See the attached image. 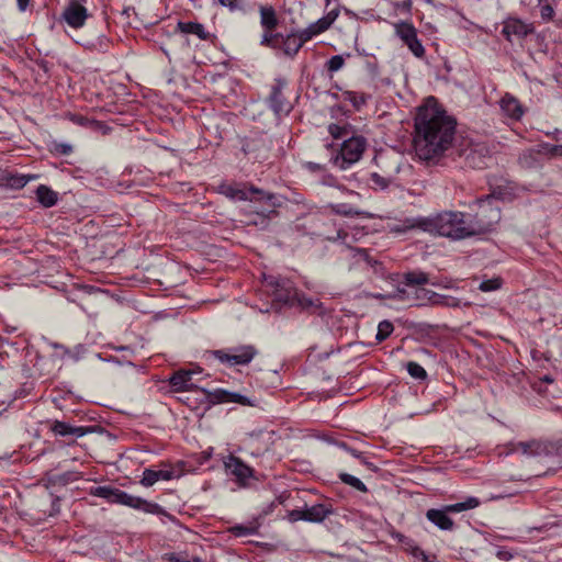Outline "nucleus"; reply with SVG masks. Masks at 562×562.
Masks as SVG:
<instances>
[{"instance_id": "f257e3e1", "label": "nucleus", "mask_w": 562, "mask_h": 562, "mask_svg": "<svg viewBox=\"0 0 562 562\" xmlns=\"http://www.w3.org/2000/svg\"><path fill=\"white\" fill-rule=\"evenodd\" d=\"M415 149L419 158L430 160L442 155L452 144L456 121L434 103L418 109L415 119Z\"/></svg>"}, {"instance_id": "f03ea898", "label": "nucleus", "mask_w": 562, "mask_h": 562, "mask_svg": "<svg viewBox=\"0 0 562 562\" xmlns=\"http://www.w3.org/2000/svg\"><path fill=\"white\" fill-rule=\"evenodd\" d=\"M468 218L462 212L446 211L424 222V229L452 239L470 237Z\"/></svg>"}, {"instance_id": "7ed1b4c3", "label": "nucleus", "mask_w": 562, "mask_h": 562, "mask_svg": "<svg viewBox=\"0 0 562 562\" xmlns=\"http://www.w3.org/2000/svg\"><path fill=\"white\" fill-rule=\"evenodd\" d=\"M90 494L97 497L106 499L112 504H121L144 513L161 515L165 513L164 508L156 504L148 502L142 497L131 495L122 490L112 486H95L90 490Z\"/></svg>"}, {"instance_id": "20e7f679", "label": "nucleus", "mask_w": 562, "mask_h": 562, "mask_svg": "<svg viewBox=\"0 0 562 562\" xmlns=\"http://www.w3.org/2000/svg\"><path fill=\"white\" fill-rule=\"evenodd\" d=\"M475 213L468 218L471 236L485 234L501 220V210L491 195L475 201Z\"/></svg>"}, {"instance_id": "39448f33", "label": "nucleus", "mask_w": 562, "mask_h": 562, "mask_svg": "<svg viewBox=\"0 0 562 562\" xmlns=\"http://www.w3.org/2000/svg\"><path fill=\"white\" fill-rule=\"evenodd\" d=\"M379 167L378 172L370 176L374 189L385 190L396 184V178L401 170L402 158L396 154H379L375 157Z\"/></svg>"}, {"instance_id": "423d86ee", "label": "nucleus", "mask_w": 562, "mask_h": 562, "mask_svg": "<svg viewBox=\"0 0 562 562\" xmlns=\"http://www.w3.org/2000/svg\"><path fill=\"white\" fill-rule=\"evenodd\" d=\"M366 146L367 143L362 136L349 137L344 140L340 147V153L333 157L331 160L334 165L338 166L340 169H347L361 158Z\"/></svg>"}, {"instance_id": "0eeeda50", "label": "nucleus", "mask_w": 562, "mask_h": 562, "mask_svg": "<svg viewBox=\"0 0 562 562\" xmlns=\"http://www.w3.org/2000/svg\"><path fill=\"white\" fill-rule=\"evenodd\" d=\"M257 351L252 346H239L226 350H213L211 356L222 363L229 366H244L249 363Z\"/></svg>"}, {"instance_id": "6e6552de", "label": "nucleus", "mask_w": 562, "mask_h": 562, "mask_svg": "<svg viewBox=\"0 0 562 562\" xmlns=\"http://www.w3.org/2000/svg\"><path fill=\"white\" fill-rule=\"evenodd\" d=\"M460 157L464 164L473 169H482L491 160L487 147L482 143H469L460 149Z\"/></svg>"}, {"instance_id": "1a4fd4ad", "label": "nucleus", "mask_w": 562, "mask_h": 562, "mask_svg": "<svg viewBox=\"0 0 562 562\" xmlns=\"http://www.w3.org/2000/svg\"><path fill=\"white\" fill-rule=\"evenodd\" d=\"M267 285L272 289L276 301L294 306L297 290L289 279L270 276L266 278Z\"/></svg>"}, {"instance_id": "9d476101", "label": "nucleus", "mask_w": 562, "mask_h": 562, "mask_svg": "<svg viewBox=\"0 0 562 562\" xmlns=\"http://www.w3.org/2000/svg\"><path fill=\"white\" fill-rule=\"evenodd\" d=\"M396 35L409 48L416 57H423L425 54L424 46L417 38V31L413 24L407 22H398L394 24Z\"/></svg>"}, {"instance_id": "9b49d317", "label": "nucleus", "mask_w": 562, "mask_h": 562, "mask_svg": "<svg viewBox=\"0 0 562 562\" xmlns=\"http://www.w3.org/2000/svg\"><path fill=\"white\" fill-rule=\"evenodd\" d=\"M89 18V13L87 8L82 4L81 1H71L69 2L61 14L63 21L67 23L72 29H80L85 25L87 19Z\"/></svg>"}, {"instance_id": "f8f14e48", "label": "nucleus", "mask_w": 562, "mask_h": 562, "mask_svg": "<svg viewBox=\"0 0 562 562\" xmlns=\"http://www.w3.org/2000/svg\"><path fill=\"white\" fill-rule=\"evenodd\" d=\"M224 465L227 473L235 476L236 481L241 485H245L248 479L255 477L254 469L233 454L225 458Z\"/></svg>"}, {"instance_id": "ddd939ff", "label": "nucleus", "mask_w": 562, "mask_h": 562, "mask_svg": "<svg viewBox=\"0 0 562 562\" xmlns=\"http://www.w3.org/2000/svg\"><path fill=\"white\" fill-rule=\"evenodd\" d=\"M273 445V432L260 430L249 435V439L245 443L246 449L250 450V454L259 457L270 450Z\"/></svg>"}, {"instance_id": "4468645a", "label": "nucleus", "mask_w": 562, "mask_h": 562, "mask_svg": "<svg viewBox=\"0 0 562 562\" xmlns=\"http://www.w3.org/2000/svg\"><path fill=\"white\" fill-rule=\"evenodd\" d=\"M532 31L533 27L531 24H527L518 19H507L504 22L502 34L506 37L507 41L514 43L521 41Z\"/></svg>"}, {"instance_id": "2eb2a0df", "label": "nucleus", "mask_w": 562, "mask_h": 562, "mask_svg": "<svg viewBox=\"0 0 562 562\" xmlns=\"http://www.w3.org/2000/svg\"><path fill=\"white\" fill-rule=\"evenodd\" d=\"M415 292L416 301L418 302V304H424L425 302H428L432 305H442L447 307L461 306V301L453 296L438 294L426 289H417Z\"/></svg>"}, {"instance_id": "dca6fc26", "label": "nucleus", "mask_w": 562, "mask_h": 562, "mask_svg": "<svg viewBox=\"0 0 562 562\" xmlns=\"http://www.w3.org/2000/svg\"><path fill=\"white\" fill-rule=\"evenodd\" d=\"M284 86L285 81L278 79L276 85L272 87L269 98L271 109L279 116L289 114L292 109L290 102L285 101L283 98L282 89Z\"/></svg>"}, {"instance_id": "f3484780", "label": "nucleus", "mask_w": 562, "mask_h": 562, "mask_svg": "<svg viewBox=\"0 0 562 562\" xmlns=\"http://www.w3.org/2000/svg\"><path fill=\"white\" fill-rule=\"evenodd\" d=\"M224 193L232 199H236V200H240V201L241 200L271 201L272 199H274L273 194L266 193V192H263L259 189H255V188H250V189L246 190V189H238V188L228 186L224 189Z\"/></svg>"}, {"instance_id": "a211bd4d", "label": "nucleus", "mask_w": 562, "mask_h": 562, "mask_svg": "<svg viewBox=\"0 0 562 562\" xmlns=\"http://www.w3.org/2000/svg\"><path fill=\"white\" fill-rule=\"evenodd\" d=\"M198 372L195 370H178L169 378V383L173 391H189L193 387L192 376Z\"/></svg>"}, {"instance_id": "6ab92c4d", "label": "nucleus", "mask_w": 562, "mask_h": 562, "mask_svg": "<svg viewBox=\"0 0 562 562\" xmlns=\"http://www.w3.org/2000/svg\"><path fill=\"white\" fill-rule=\"evenodd\" d=\"M176 477V471L173 469L154 470L145 469L140 480L143 486H153L159 480L170 481Z\"/></svg>"}, {"instance_id": "aec40b11", "label": "nucleus", "mask_w": 562, "mask_h": 562, "mask_svg": "<svg viewBox=\"0 0 562 562\" xmlns=\"http://www.w3.org/2000/svg\"><path fill=\"white\" fill-rule=\"evenodd\" d=\"M311 38V34L306 31L301 34H290L283 41V50L289 56H294L303 44Z\"/></svg>"}, {"instance_id": "412c9836", "label": "nucleus", "mask_w": 562, "mask_h": 562, "mask_svg": "<svg viewBox=\"0 0 562 562\" xmlns=\"http://www.w3.org/2000/svg\"><path fill=\"white\" fill-rule=\"evenodd\" d=\"M426 517L429 521L436 525L441 530H451L453 528V521L448 516L447 512L441 509H428L426 513Z\"/></svg>"}, {"instance_id": "4be33fe9", "label": "nucleus", "mask_w": 562, "mask_h": 562, "mask_svg": "<svg viewBox=\"0 0 562 562\" xmlns=\"http://www.w3.org/2000/svg\"><path fill=\"white\" fill-rule=\"evenodd\" d=\"M501 109L510 119L519 120L522 114V108L519 101L513 95L506 94L501 100Z\"/></svg>"}, {"instance_id": "5701e85b", "label": "nucleus", "mask_w": 562, "mask_h": 562, "mask_svg": "<svg viewBox=\"0 0 562 562\" xmlns=\"http://www.w3.org/2000/svg\"><path fill=\"white\" fill-rule=\"evenodd\" d=\"M542 451V447L540 442L536 440L530 441H520L517 443H512L509 452L512 453H520L525 457H533L540 454Z\"/></svg>"}, {"instance_id": "b1692460", "label": "nucleus", "mask_w": 562, "mask_h": 562, "mask_svg": "<svg viewBox=\"0 0 562 562\" xmlns=\"http://www.w3.org/2000/svg\"><path fill=\"white\" fill-rule=\"evenodd\" d=\"M52 431L59 436H75L77 438L85 436L88 429L85 427L71 426L65 422L56 420L52 426Z\"/></svg>"}, {"instance_id": "393cba45", "label": "nucleus", "mask_w": 562, "mask_h": 562, "mask_svg": "<svg viewBox=\"0 0 562 562\" xmlns=\"http://www.w3.org/2000/svg\"><path fill=\"white\" fill-rule=\"evenodd\" d=\"M177 29L184 34H194L200 40H209L210 37L204 26L198 22H179Z\"/></svg>"}, {"instance_id": "a878e982", "label": "nucleus", "mask_w": 562, "mask_h": 562, "mask_svg": "<svg viewBox=\"0 0 562 562\" xmlns=\"http://www.w3.org/2000/svg\"><path fill=\"white\" fill-rule=\"evenodd\" d=\"M330 510L323 504H316L311 507L304 508L305 521L321 522L323 521Z\"/></svg>"}, {"instance_id": "bb28decb", "label": "nucleus", "mask_w": 562, "mask_h": 562, "mask_svg": "<svg viewBox=\"0 0 562 562\" xmlns=\"http://www.w3.org/2000/svg\"><path fill=\"white\" fill-rule=\"evenodd\" d=\"M294 306H299L303 311L314 313L322 308V303L318 299L308 297L305 294L297 292L294 299Z\"/></svg>"}, {"instance_id": "cd10ccee", "label": "nucleus", "mask_w": 562, "mask_h": 562, "mask_svg": "<svg viewBox=\"0 0 562 562\" xmlns=\"http://www.w3.org/2000/svg\"><path fill=\"white\" fill-rule=\"evenodd\" d=\"M36 198L37 201L44 206V207H52L57 203V193L53 191L47 186L41 184L36 189Z\"/></svg>"}, {"instance_id": "c85d7f7f", "label": "nucleus", "mask_w": 562, "mask_h": 562, "mask_svg": "<svg viewBox=\"0 0 562 562\" xmlns=\"http://www.w3.org/2000/svg\"><path fill=\"white\" fill-rule=\"evenodd\" d=\"M479 505L480 501L476 497L470 496L464 502L447 505L442 508L447 512V514H449L473 509L476 508Z\"/></svg>"}, {"instance_id": "c756f323", "label": "nucleus", "mask_w": 562, "mask_h": 562, "mask_svg": "<svg viewBox=\"0 0 562 562\" xmlns=\"http://www.w3.org/2000/svg\"><path fill=\"white\" fill-rule=\"evenodd\" d=\"M428 282V277L425 272L422 271H413L404 274V284L409 288H414V291L417 290L416 285H422ZM416 296V292H414Z\"/></svg>"}, {"instance_id": "7c9ffc66", "label": "nucleus", "mask_w": 562, "mask_h": 562, "mask_svg": "<svg viewBox=\"0 0 562 562\" xmlns=\"http://www.w3.org/2000/svg\"><path fill=\"white\" fill-rule=\"evenodd\" d=\"M336 16H337L336 14L333 15L331 13H329L327 16L319 19L315 24L311 25L306 30V32L308 34H311V37H312L313 35H316V34H319V33L326 31L331 25V23L335 21Z\"/></svg>"}, {"instance_id": "2f4dec72", "label": "nucleus", "mask_w": 562, "mask_h": 562, "mask_svg": "<svg viewBox=\"0 0 562 562\" xmlns=\"http://www.w3.org/2000/svg\"><path fill=\"white\" fill-rule=\"evenodd\" d=\"M261 24L267 31L273 30L277 24V16L274 10L271 7H261L260 9Z\"/></svg>"}, {"instance_id": "473e14b6", "label": "nucleus", "mask_w": 562, "mask_h": 562, "mask_svg": "<svg viewBox=\"0 0 562 562\" xmlns=\"http://www.w3.org/2000/svg\"><path fill=\"white\" fill-rule=\"evenodd\" d=\"M231 531L236 537L252 536L258 532V526L256 524L236 525L231 528Z\"/></svg>"}, {"instance_id": "72a5a7b5", "label": "nucleus", "mask_w": 562, "mask_h": 562, "mask_svg": "<svg viewBox=\"0 0 562 562\" xmlns=\"http://www.w3.org/2000/svg\"><path fill=\"white\" fill-rule=\"evenodd\" d=\"M340 480L345 483V484H348L350 486H352L353 488L360 491V492H367V486L364 485V483L359 480L358 477L351 475V474H348V473H341L339 475Z\"/></svg>"}, {"instance_id": "f704fd0d", "label": "nucleus", "mask_w": 562, "mask_h": 562, "mask_svg": "<svg viewBox=\"0 0 562 562\" xmlns=\"http://www.w3.org/2000/svg\"><path fill=\"white\" fill-rule=\"evenodd\" d=\"M393 324L389 321H382L378 326V333L375 339L378 341L385 340L393 331Z\"/></svg>"}, {"instance_id": "c9c22d12", "label": "nucleus", "mask_w": 562, "mask_h": 562, "mask_svg": "<svg viewBox=\"0 0 562 562\" xmlns=\"http://www.w3.org/2000/svg\"><path fill=\"white\" fill-rule=\"evenodd\" d=\"M406 368L409 375L413 376L414 379L423 380L427 376L425 369L417 362L411 361L407 363Z\"/></svg>"}, {"instance_id": "e433bc0d", "label": "nucleus", "mask_w": 562, "mask_h": 562, "mask_svg": "<svg viewBox=\"0 0 562 562\" xmlns=\"http://www.w3.org/2000/svg\"><path fill=\"white\" fill-rule=\"evenodd\" d=\"M345 65V59L341 55H335L329 58L326 63V68L328 72L333 74L340 70Z\"/></svg>"}, {"instance_id": "4c0bfd02", "label": "nucleus", "mask_w": 562, "mask_h": 562, "mask_svg": "<svg viewBox=\"0 0 562 562\" xmlns=\"http://www.w3.org/2000/svg\"><path fill=\"white\" fill-rule=\"evenodd\" d=\"M540 15L544 21H550L554 15V10L549 0H539Z\"/></svg>"}, {"instance_id": "58836bf2", "label": "nucleus", "mask_w": 562, "mask_h": 562, "mask_svg": "<svg viewBox=\"0 0 562 562\" xmlns=\"http://www.w3.org/2000/svg\"><path fill=\"white\" fill-rule=\"evenodd\" d=\"M502 285V280L499 278H494L490 280L482 281L479 285V289L483 292L495 291L499 289Z\"/></svg>"}, {"instance_id": "ea45409f", "label": "nucleus", "mask_w": 562, "mask_h": 562, "mask_svg": "<svg viewBox=\"0 0 562 562\" xmlns=\"http://www.w3.org/2000/svg\"><path fill=\"white\" fill-rule=\"evenodd\" d=\"M228 396L229 392L221 389L209 393V398L212 403H227Z\"/></svg>"}, {"instance_id": "a19ab883", "label": "nucleus", "mask_w": 562, "mask_h": 562, "mask_svg": "<svg viewBox=\"0 0 562 562\" xmlns=\"http://www.w3.org/2000/svg\"><path fill=\"white\" fill-rule=\"evenodd\" d=\"M34 178H35V176H14V177H11L9 184H10V187H12L14 189H21V188L25 187L26 183L31 179H34Z\"/></svg>"}, {"instance_id": "79ce46f5", "label": "nucleus", "mask_w": 562, "mask_h": 562, "mask_svg": "<svg viewBox=\"0 0 562 562\" xmlns=\"http://www.w3.org/2000/svg\"><path fill=\"white\" fill-rule=\"evenodd\" d=\"M403 543L406 546L407 550H411L412 554L415 558H417V559L422 558L423 560L426 561V555H425L424 551L422 549H419L418 547H416L411 539L405 538Z\"/></svg>"}, {"instance_id": "37998d69", "label": "nucleus", "mask_w": 562, "mask_h": 562, "mask_svg": "<svg viewBox=\"0 0 562 562\" xmlns=\"http://www.w3.org/2000/svg\"><path fill=\"white\" fill-rule=\"evenodd\" d=\"M348 100L357 108L359 109L360 106L364 105L366 102H367V98L364 94L362 93H357V92H349L348 93Z\"/></svg>"}, {"instance_id": "c03bdc74", "label": "nucleus", "mask_w": 562, "mask_h": 562, "mask_svg": "<svg viewBox=\"0 0 562 562\" xmlns=\"http://www.w3.org/2000/svg\"><path fill=\"white\" fill-rule=\"evenodd\" d=\"M228 402L241 405H251L250 401L246 396L233 392H229Z\"/></svg>"}, {"instance_id": "a18cd8bd", "label": "nucleus", "mask_w": 562, "mask_h": 562, "mask_svg": "<svg viewBox=\"0 0 562 562\" xmlns=\"http://www.w3.org/2000/svg\"><path fill=\"white\" fill-rule=\"evenodd\" d=\"M328 131L334 138H341L347 135L345 127H341L337 124H330Z\"/></svg>"}, {"instance_id": "49530a36", "label": "nucleus", "mask_w": 562, "mask_h": 562, "mask_svg": "<svg viewBox=\"0 0 562 562\" xmlns=\"http://www.w3.org/2000/svg\"><path fill=\"white\" fill-rule=\"evenodd\" d=\"M288 519L291 522H295L299 520H305L304 509H293V510L289 512Z\"/></svg>"}, {"instance_id": "de8ad7c7", "label": "nucleus", "mask_w": 562, "mask_h": 562, "mask_svg": "<svg viewBox=\"0 0 562 562\" xmlns=\"http://www.w3.org/2000/svg\"><path fill=\"white\" fill-rule=\"evenodd\" d=\"M353 257L357 258L358 260H363L366 261L368 265H372L370 258H369V254L366 249H355V254H353Z\"/></svg>"}, {"instance_id": "09e8293b", "label": "nucleus", "mask_w": 562, "mask_h": 562, "mask_svg": "<svg viewBox=\"0 0 562 562\" xmlns=\"http://www.w3.org/2000/svg\"><path fill=\"white\" fill-rule=\"evenodd\" d=\"M218 2L224 7H228L229 10L232 11L237 10L239 8L237 0H218Z\"/></svg>"}, {"instance_id": "8fccbe9b", "label": "nucleus", "mask_w": 562, "mask_h": 562, "mask_svg": "<svg viewBox=\"0 0 562 562\" xmlns=\"http://www.w3.org/2000/svg\"><path fill=\"white\" fill-rule=\"evenodd\" d=\"M409 295L411 293L407 290L398 288L393 297L398 300H406L409 299Z\"/></svg>"}, {"instance_id": "3c124183", "label": "nucleus", "mask_w": 562, "mask_h": 562, "mask_svg": "<svg viewBox=\"0 0 562 562\" xmlns=\"http://www.w3.org/2000/svg\"><path fill=\"white\" fill-rule=\"evenodd\" d=\"M339 447H341L342 449H345L346 451H348L351 456H353L355 458H358V459H361V453L360 452H357L356 450L347 447L346 443H340Z\"/></svg>"}, {"instance_id": "603ef678", "label": "nucleus", "mask_w": 562, "mask_h": 562, "mask_svg": "<svg viewBox=\"0 0 562 562\" xmlns=\"http://www.w3.org/2000/svg\"><path fill=\"white\" fill-rule=\"evenodd\" d=\"M306 167L311 171H317V170H322L323 169L322 165L316 164V162H311V161L306 164Z\"/></svg>"}, {"instance_id": "864d4df0", "label": "nucleus", "mask_w": 562, "mask_h": 562, "mask_svg": "<svg viewBox=\"0 0 562 562\" xmlns=\"http://www.w3.org/2000/svg\"><path fill=\"white\" fill-rule=\"evenodd\" d=\"M272 35L268 32H266L262 36L261 44L269 45L271 42Z\"/></svg>"}, {"instance_id": "5fc2aeb1", "label": "nucleus", "mask_w": 562, "mask_h": 562, "mask_svg": "<svg viewBox=\"0 0 562 562\" xmlns=\"http://www.w3.org/2000/svg\"><path fill=\"white\" fill-rule=\"evenodd\" d=\"M20 11H25L30 0H16Z\"/></svg>"}, {"instance_id": "6e6d98bb", "label": "nucleus", "mask_w": 562, "mask_h": 562, "mask_svg": "<svg viewBox=\"0 0 562 562\" xmlns=\"http://www.w3.org/2000/svg\"><path fill=\"white\" fill-rule=\"evenodd\" d=\"M338 213L349 215L351 214V209H346V205H339V209L337 210Z\"/></svg>"}, {"instance_id": "4d7b16f0", "label": "nucleus", "mask_w": 562, "mask_h": 562, "mask_svg": "<svg viewBox=\"0 0 562 562\" xmlns=\"http://www.w3.org/2000/svg\"><path fill=\"white\" fill-rule=\"evenodd\" d=\"M74 122L80 125H85L88 122V120L82 116H76L74 117Z\"/></svg>"}, {"instance_id": "13d9d810", "label": "nucleus", "mask_w": 562, "mask_h": 562, "mask_svg": "<svg viewBox=\"0 0 562 562\" xmlns=\"http://www.w3.org/2000/svg\"><path fill=\"white\" fill-rule=\"evenodd\" d=\"M169 560L171 562H190L189 560H186V559L180 558V557H175V555H172Z\"/></svg>"}, {"instance_id": "bf43d9fd", "label": "nucleus", "mask_w": 562, "mask_h": 562, "mask_svg": "<svg viewBox=\"0 0 562 562\" xmlns=\"http://www.w3.org/2000/svg\"><path fill=\"white\" fill-rule=\"evenodd\" d=\"M498 557H499V558H502V559H504V560H508V559H510V558H512V554H509V553H507V552H506V553L498 552Z\"/></svg>"}, {"instance_id": "052dcab7", "label": "nucleus", "mask_w": 562, "mask_h": 562, "mask_svg": "<svg viewBox=\"0 0 562 562\" xmlns=\"http://www.w3.org/2000/svg\"><path fill=\"white\" fill-rule=\"evenodd\" d=\"M61 147H63V149H61L63 154H68L71 150V147L69 145H63Z\"/></svg>"}, {"instance_id": "680f3d73", "label": "nucleus", "mask_w": 562, "mask_h": 562, "mask_svg": "<svg viewBox=\"0 0 562 562\" xmlns=\"http://www.w3.org/2000/svg\"><path fill=\"white\" fill-rule=\"evenodd\" d=\"M553 151L562 156V146H554Z\"/></svg>"}, {"instance_id": "e2e57ef3", "label": "nucleus", "mask_w": 562, "mask_h": 562, "mask_svg": "<svg viewBox=\"0 0 562 562\" xmlns=\"http://www.w3.org/2000/svg\"><path fill=\"white\" fill-rule=\"evenodd\" d=\"M543 381H546V382L550 383V382H552L553 380H552L550 376L546 375V376L543 378Z\"/></svg>"}]
</instances>
